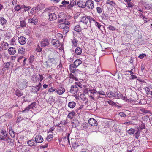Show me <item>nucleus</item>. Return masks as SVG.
<instances>
[{"instance_id":"1","label":"nucleus","mask_w":152,"mask_h":152,"mask_svg":"<svg viewBox=\"0 0 152 152\" xmlns=\"http://www.w3.org/2000/svg\"><path fill=\"white\" fill-rule=\"evenodd\" d=\"M55 126L56 127H58L60 128L59 130L60 131H63L64 132L66 130V121L64 120V121H61V122L60 124L58 123L56 124Z\"/></svg>"},{"instance_id":"2","label":"nucleus","mask_w":152,"mask_h":152,"mask_svg":"<svg viewBox=\"0 0 152 152\" xmlns=\"http://www.w3.org/2000/svg\"><path fill=\"white\" fill-rule=\"evenodd\" d=\"M120 93H118L117 92H113L111 91H109L107 94V96L110 98L115 97L117 99L120 98L121 95Z\"/></svg>"},{"instance_id":"3","label":"nucleus","mask_w":152,"mask_h":152,"mask_svg":"<svg viewBox=\"0 0 152 152\" xmlns=\"http://www.w3.org/2000/svg\"><path fill=\"white\" fill-rule=\"evenodd\" d=\"M86 6L88 10H92L94 7V4L92 0H87L86 2Z\"/></svg>"},{"instance_id":"4","label":"nucleus","mask_w":152,"mask_h":152,"mask_svg":"<svg viewBox=\"0 0 152 152\" xmlns=\"http://www.w3.org/2000/svg\"><path fill=\"white\" fill-rule=\"evenodd\" d=\"M90 18H93L90 16H83L80 17V20L81 22L86 25L88 20L90 21Z\"/></svg>"},{"instance_id":"5","label":"nucleus","mask_w":152,"mask_h":152,"mask_svg":"<svg viewBox=\"0 0 152 152\" xmlns=\"http://www.w3.org/2000/svg\"><path fill=\"white\" fill-rule=\"evenodd\" d=\"M8 135V133L6 131L4 130H1L0 133V140H5Z\"/></svg>"},{"instance_id":"6","label":"nucleus","mask_w":152,"mask_h":152,"mask_svg":"<svg viewBox=\"0 0 152 152\" xmlns=\"http://www.w3.org/2000/svg\"><path fill=\"white\" fill-rule=\"evenodd\" d=\"M90 22L91 23L94 24L99 29H100L102 25L96 21L95 19L93 18H90Z\"/></svg>"},{"instance_id":"7","label":"nucleus","mask_w":152,"mask_h":152,"mask_svg":"<svg viewBox=\"0 0 152 152\" xmlns=\"http://www.w3.org/2000/svg\"><path fill=\"white\" fill-rule=\"evenodd\" d=\"M38 19L36 16H34L32 18L28 19V22L31 23H33L35 25H36L38 23Z\"/></svg>"},{"instance_id":"8","label":"nucleus","mask_w":152,"mask_h":152,"mask_svg":"<svg viewBox=\"0 0 152 152\" xmlns=\"http://www.w3.org/2000/svg\"><path fill=\"white\" fill-rule=\"evenodd\" d=\"M79 90L78 87L76 85H74L71 87L70 91L73 94L77 93Z\"/></svg>"},{"instance_id":"9","label":"nucleus","mask_w":152,"mask_h":152,"mask_svg":"<svg viewBox=\"0 0 152 152\" xmlns=\"http://www.w3.org/2000/svg\"><path fill=\"white\" fill-rule=\"evenodd\" d=\"M51 44L56 48H58L60 46V42L56 39H53L51 42Z\"/></svg>"},{"instance_id":"10","label":"nucleus","mask_w":152,"mask_h":152,"mask_svg":"<svg viewBox=\"0 0 152 152\" xmlns=\"http://www.w3.org/2000/svg\"><path fill=\"white\" fill-rule=\"evenodd\" d=\"M89 124L92 126H96L98 125L97 121L93 118H90L88 121Z\"/></svg>"},{"instance_id":"11","label":"nucleus","mask_w":152,"mask_h":152,"mask_svg":"<svg viewBox=\"0 0 152 152\" xmlns=\"http://www.w3.org/2000/svg\"><path fill=\"white\" fill-rule=\"evenodd\" d=\"M18 41L20 44L23 45L26 43V40L24 37L20 36L18 37Z\"/></svg>"},{"instance_id":"12","label":"nucleus","mask_w":152,"mask_h":152,"mask_svg":"<svg viewBox=\"0 0 152 152\" xmlns=\"http://www.w3.org/2000/svg\"><path fill=\"white\" fill-rule=\"evenodd\" d=\"M36 106V102H32L31 104H29L28 107H26L24 110L22 111V113H23L25 111H28L29 110L33 109Z\"/></svg>"},{"instance_id":"13","label":"nucleus","mask_w":152,"mask_h":152,"mask_svg":"<svg viewBox=\"0 0 152 152\" xmlns=\"http://www.w3.org/2000/svg\"><path fill=\"white\" fill-rule=\"evenodd\" d=\"M66 135H65V136L61 138V140H60L59 144L62 147H65L66 145Z\"/></svg>"},{"instance_id":"14","label":"nucleus","mask_w":152,"mask_h":152,"mask_svg":"<svg viewBox=\"0 0 152 152\" xmlns=\"http://www.w3.org/2000/svg\"><path fill=\"white\" fill-rule=\"evenodd\" d=\"M36 143H40L43 141V139L42 136L40 135H37L35 138Z\"/></svg>"},{"instance_id":"15","label":"nucleus","mask_w":152,"mask_h":152,"mask_svg":"<svg viewBox=\"0 0 152 152\" xmlns=\"http://www.w3.org/2000/svg\"><path fill=\"white\" fill-rule=\"evenodd\" d=\"M66 18H65V19L61 18L60 19V21L61 22H64V23H60L58 26L59 28H64L66 27Z\"/></svg>"},{"instance_id":"16","label":"nucleus","mask_w":152,"mask_h":152,"mask_svg":"<svg viewBox=\"0 0 152 152\" xmlns=\"http://www.w3.org/2000/svg\"><path fill=\"white\" fill-rule=\"evenodd\" d=\"M27 143L28 145L31 147L35 146L37 144L35 140H34L33 139H31L27 141Z\"/></svg>"},{"instance_id":"17","label":"nucleus","mask_w":152,"mask_h":152,"mask_svg":"<svg viewBox=\"0 0 152 152\" xmlns=\"http://www.w3.org/2000/svg\"><path fill=\"white\" fill-rule=\"evenodd\" d=\"M96 93V90L93 89H90L89 91V94H88L89 96L91 97L92 99L94 100V94Z\"/></svg>"},{"instance_id":"18","label":"nucleus","mask_w":152,"mask_h":152,"mask_svg":"<svg viewBox=\"0 0 152 152\" xmlns=\"http://www.w3.org/2000/svg\"><path fill=\"white\" fill-rule=\"evenodd\" d=\"M57 18V16L54 13H50L49 15V19L50 20H54Z\"/></svg>"},{"instance_id":"19","label":"nucleus","mask_w":152,"mask_h":152,"mask_svg":"<svg viewBox=\"0 0 152 152\" xmlns=\"http://www.w3.org/2000/svg\"><path fill=\"white\" fill-rule=\"evenodd\" d=\"M77 5L80 7L84 8L86 7V2L79 0L77 2Z\"/></svg>"},{"instance_id":"20","label":"nucleus","mask_w":152,"mask_h":152,"mask_svg":"<svg viewBox=\"0 0 152 152\" xmlns=\"http://www.w3.org/2000/svg\"><path fill=\"white\" fill-rule=\"evenodd\" d=\"M76 0H70L69 5L67 6V9H72L73 7L76 5Z\"/></svg>"},{"instance_id":"21","label":"nucleus","mask_w":152,"mask_h":152,"mask_svg":"<svg viewBox=\"0 0 152 152\" xmlns=\"http://www.w3.org/2000/svg\"><path fill=\"white\" fill-rule=\"evenodd\" d=\"M8 51L9 53L11 55H13L16 53L15 49L13 47L10 48L8 50Z\"/></svg>"},{"instance_id":"22","label":"nucleus","mask_w":152,"mask_h":152,"mask_svg":"<svg viewBox=\"0 0 152 152\" xmlns=\"http://www.w3.org/2000/svg\"><path fill=\"white\" fill-rule=\"evenodd\" d=\"M49 41L47 39H44L41 42V46L45 47L49 44Z\"/></svg>"},{"instance_id":"23","label":"nucleus","mask_w":152,"mask_h":152,"mask_svg":"<svg viewBox=\"0 0 152 152\" xmlns=\"http://www.w3.org/2000/svg\"><path fill=\"white\" fill-rule=\"evenodd\" d=\"M7 22V20L4 18L2 17H0V24L3 26L5 25Z\"/></svg>"},{"instance_id":"24","label":"nucleus","mask_w":152,"mask_h":152,"mask_svg":"<svg viewBox=\"0 0 152 152\" xmlns=\"http://www.w3.org/2000/svg\"><path fill=\"white\" fill-rule=\"evenodd\" d=\"M65 91V89L62 87H60L59 88H58L56 90L57 93L59 95H61Z\"/></svg>"},{"instance_id":"25","label":"nucleus","mask_w":152,"mask_h":152,"mask_svg":"<svg viewBox=\"0 0 152 152\" xmlns=\"http://www.w3.org/2000/svg\"><path fill=\"white\" fill-rule=\"evenodd\" d=\"M18 52L19 54H23L24 53L25 50V49L22 47H19L18 48Z\"/></svg>"},{"instance_id":"26","label":"nucleus","mask_w":152,"mask_h":152,"mask_svg":"<svg viewBox=\"0 0 152 152\" xmlns=\"http://www.w3.org/2000/svg\"><path fill=\"white\" fill-rule=\"evenodd\" d=\"M140 104H144L147 103V101L145 99V97L143 96H141V99H139Z\"/></svg>"},{"instance_id":"27","label":"nucleus","mask_w":152,"mask_h":152,"mask_svg":"<svg viewBox=\"0 0 152 152\" xmlns=\"http://www.w3.org/2000/svg\"><path fill=\"white\" fill-rule=\"evenodd\" d=\"M40 5H38L37 7L35 8H32L30 11V13L31 14H33L34 13H35L37 12V10H41V9L40 7Z\"/></svg>"},{"instance_id":"28","label":"nucleus","mask_w":152,"mask_h":152,"mask_svg":"<svg viewBox=\"0 0 152 152\" xmlns=\"http://www.w3.org/2000/svg\"><path fill=\"white\" fill-rule=\"evenodd\" d=\"M82 61L79 59L76 60L74 63V65L75 67H77V66L82 63Z\"/></svg>"},{"instance_id":"29","label":"nucleus","mask_w":152,"mask_h":152,"mask_svg":"<svg viewBox=\"0 0 152 152\" xmlns=\"http://www.w3.org/2000/svg\"><path fill=\"white\" fill-rule=\"evenodd\" d=\"M11 63L10 62H7L4 64V69H9L11 66Z\"/></svg>"},{"instance_id":"30","label":"nucleus","mask_w":152,"mask_h":152,"mask_svg":"<svg viewBox=\"0 0 152 152\" xmlns=\"http://www.w3.org/2000/svg\"><path fill=\"white\" fill-rule=\"evenodd\" d=\"M76 68L77 67L74 66L73 64H70L69 68L70 72L72 73H74L76 71Z\"/></svg>"},{"instance_id":"31","label":"nucleus","mask_w":152,"mask_h":152,"mask_svg":"<svg viewBox=\"0 0 152 152\" xmlns=\"http://www.w3.org/2000/svg\"><path fill=\"white\" fill-rule=\"evenodd\" d=\"M139 102V99H137V100H136L135 99L131 98L130 101V102L134 104H140Z\"/></svg>"},{"instance_id":"32","label":"nucleus","mask_w":152,"mask_h":152,"mask_svg":"<svg viewBox=\"0 0 152 152\" xmlns=\"http://www.w3.org/2000/svg\"><path fill=\"white\" fill-rule=\"evenodd\" d=\"M40 89L39 87H37L36 86L33 87L32 88V92L37 94L39 91Z\"/></svg>"},{"instance_id":"33","label":"nucleus","mask_w":152,"mask_h":152,"mask_svg":"<svg viewBox=\"0 0 152 152\" xmlns=\"http://www.w3.org/2000/svg\"><path fill=\"white\" fill-rule=\"evenodd\" d=\"M74 29L75 31L77 32H80L81 31V28L80 27L79 25H76L74 27Z\"/></svg>"},{"instance_id":"34","label":"nucleus","mask_w":152,"mask_h":152,"mask_svg":"<svg viewBox=\"0 0 152 152\" xmlns=\"http://www.w3.org/2000/svg\"><path fill=\"white\" fill-rule=\"evenodd\" d=\"M72 46L73 47H76L77 45V40L74 37L73 39L72 40Z\"/></svg>"},{"instance_id":"35","label":"nucleus","mask_w":152,"mask_h":152,"mask_svg":"<svg viewBox=\"0 0 152 152\" xmlns=\"http://www.w3.org/2000/svg\"><path fill=\"white\" fill-rule=\"evenodd\" d=\"M68 105L70 108H73L75 107L76 103L74 102H70L69 103Z\"/></svg>"},{"instance_id":"36","label":"nucleus","mask_w":152,"mask_h":152,"mask_svg":"<svg viewBox=\"0 0 152 152\" xmlns=\"http://www.w3.org/2000/svg\"><path fill=\"white\" fill-rule=\"evenodd\" d=\"M9 45L7 42H4L3 44L2 45L1 48L2 50H6L8 47Z\"/></svg>"},{"instance_id":"37","label":"nucleus","mask_w":152,"mask_h":152,"mask_svg":"<svg viewBox=\"0 0 152 152\" xmlns=\"http://www.w3.org/2000/svg\"><path fill=\"white\" fill-rule=\"evenodd\" d=\"M82 49L79 47L77 48L75 50L76 53L78 55L81 54L82 52Z\"/></svg>"},{"instance_id":"38","label":"nucleus","mask_w":152,"mask_h":152,"mask_svg":"<svg viewBox=\"0 0 152 152\" xmlns=\"http://www.w3.org/2000/svg\"><path fill=\"white\" fill-rule=\"evenodd\" d=\"M79 98L82 100L83 101H86L87 100V99L85 96V95L84 94H81L79 96Z\"/></svg>"},{"instance_id":"39","label":"nucleus","mask_w":152,"mask_h":152,"mask_svg":"<svg viewBox=\"0 0 152 152\" xmlns=\"http://www.w3.org/2000/svg\"><path fill=\"white\" fill-rule=\"evenodd\" d=\"M125 1L127 2V5L126 7H132V5L131 3V0H125Z\"/></svg>"},{"instance_id":"40","label":"nucleus","mask_w":152,"mask_h":152,"mask_svg":"<svg viewBox=\"0 0 152 152\" xmlns=\"http://www.w3.org/2000/svg\"><path fill=\"white\" fill-rule=\"evenodd\" d=\"M88 125L87 123H84L82 125L81 129L82 130H85L88 127Z\"/></svg>"},{"instance_id":"41","label":"nucleus","mask_w":152,"mask_h":152,"mask_svg":"<svg viewBox=\"0 0 152 152\" xmlns=\"http://www.w3.org/2000/svg\"><path fill=\"white\" fill-rule=\"evenodd\" d=\"M96 10L98 13L100 14L102 13L103 11V9L100 7H97L96 8Z\"/></svg>"},{"instance_id":"42","label":"nucleus","mask_w":152,"mask_h":152,"mask_svg":"<svg viewBox=\"0 0 152 152\" xmlns=\"http://www.w3.org/2000/svg\"><path fill=\"white\" fill-rule=\"evenodd\" d=\"M26 25V23L25 20L20 21V26L22 27H25Z\"/></svg>"},{"instance_id":"43","label":"nucleus","mask_w":152,"mask_h":152,"mask_svg":"<svg viewBox=\"0 0 152 152\" xmlns=\"http://www.w3.org/2000/svg\"><path fill=\"white\" fill-rule=\"evenodd\" d=\"M135 130L134 129L132 128H130L127 131L128 133L130 135L133 134Z\"/></svg>"},{"instance_id":"44","label":"nucleus","mask_w":152,"mask_h":152,"mask_svg":"<svg viewBox=\"0 0 152 152\" xmlns=\"http://www.w3.org/2000/svg\"><path fill=\"white\" fill-rule=\"evenodd\" d=\"M53 138V135L52 134H50L47 137L46 139L48 141H50L52 140Z\"/></svg>"},{"instance_id":"45","label":"nucleus","mask_w":152,"mask_h":152,"mask_svg":"<svg viewBox=\"0 0 152 152\" xmlns=\"http://www.w3.org/2000/svg\"><path fill=\"white\" fill-rule=\"evenodd\" d=\"M75 113L74 112H72L69 113L67 117L71 119L73 118V117L75 115Z\"/></svg>"},{"instance_id":"46","label":"nucleus","mask_w":152,"mask_h":152,"mask_svg":"<svg viewBox=\"0 0 152 152\" xmlns=\"http://www.w3.org/2000/svg\"><path fill=\"white\" fill-rule=\"evenodd\" d=\"M15 93L16 95L18 97L21 96L23 95V94L21 93L20 91L19 90H16L15 92Z\"/></svg>"},{"instance_id":"47","label":"nucleus","mask_w":152,"mask_h":152,"mask_svg":"<svg viewBox=\"0 0 152 152\" xmlns=\"http://www.w3.org/2000/svg\"><path fill=\"white\" fill-rule=\"evenodd\" d=\"M107 28L109 30L112 31H114L116 29L115 27L110 25H108Z\"/></svg>"},{"instance_id":"48","label":"nucleus","mask_w":152,"mask_h":152,"mask_svg":"<svg viewBox=\"0 0 152 152\" xmlns=\"http://www.w3.org/2000/svg\"><path fill=\"white\" fill-rule=\"evenodd\" d=\"M145 7L147 10L152 9V4H147L145 5Z\"/></svg>"},{"instance_id":"49","label":"nucleus","mask_w":152,"mask_h":152,"mask_svg":"<svg viewBox=\"0 0 152 152\" xmlns=\"http://www.w3.org/2000/svg\"><path fill=\"white\" fill-rule=\"evenodd\" d=\"M55 60V59L53 58H50L48 59V60L47 61H46V63L47 64H50V63H52Z\"/></svg>"},{"instance_id":"50","label":"nucleus","mask_w":152,"mask_h":152,"mask_svg":"<svg viewBox=\"0 0 152 152\" xmlns=\"http://www.w3.org/2000/svg\"><path fill=\"white\" fill-rule=\"evenodd\" d=\"M75 84H76L77 86H78L80 88H84V86L83 85H82L80 83L75 82Z\"/></svg>"},{"instance_id":"51","label":"nucleus","mask_w":152,"mask_h":152,"mask_svg":"<svg viewBox=\"0 0 152 152\" xmlns=\"http://www.w3.org/2000/svg\"><path fill=\"white\" fill-rule=\"evenodd\" d=\"M140 110L143 113H150V111L148 110H147L144 109H140Z\"/></svg>"},{"instance_id":"52","label":"nucleus","mask_w":152,"mask_h":152,"mask_svg":"<svg viewBox=\"0 0 152 152\" xmlns=\"http://www.w3.org/2000/svg\"><path fill=\"white\" fill-rule=\"evenodd\" d=\"M9 133L12 137L14 138L15 136V134L13 131L12 130L9 131Z\"/></svg>"},{"instance_id":"53","label":"nucleus","mask_w":152,"mask_h":152,"mask_svg":"<svg viewBox=\"0 0 152 152\" xmlns=\"http://www.w3.org/2000/svg\"><path fill=\"white\" fill-rule=\"evenodd\" d=\"M14 9L15 11H19L20 10L21 7L20 5H17L15 7Z\"/></svg>"},{"instance_id":"54","label":"nucleus","mask_w":152,"mask_h":152,"mask_svg":"<svg viewBox=\"0 0 152 152\" xmlns=\"http://www.w3.org/2000/svg\"><path fill=\"white\" fill-rule=\"evenodd\" d=\"M107 4L111 5L113 7H114L116 5L115 3L113 1H111L109 2H107Z\"/></svg>"},{"instance_id":"55","label":"nucleus","mask_w":152,"mask_h":152,"mask_svg":"<svg viewBox=\"0 0 152 152\" xmlns=\"http://www.w3.org/2000/svg\"><path fill=\"white\" fill-rule=\"evenodd\" d=\"M11 139L7 135V137L6 138L5 140H4L7 142V143H10L11 142Z\"/></svg>"},{"instance_id":"56","label":"nucleus","mask_w":152,"mask_h":152,"mask_svg":"<svg viewBox=\"0 0 152 152\" xmlns=\"http://www.w3.org/2000/svg\"><path fill=\"white\" fill-rule=\"evenodd\" d=\"M25 11L28 10L31 8V7L29 6H26L25 5L23 6Z\"/></svg>"},{"instance_id":"57","label":"nucleus","mask_w":152,"mask_h":152,"mask_svg":"<svg viewBox=\"0 0 152 152\" xmlns=\"http://www.w3.org/2000/svg\"><path fill=\"white\" fill-rule=\"evenodd\" d=\"M56 36L57 38L59 39H62L63 37L62 34L59 33L57 34Z\"/></svg>"},{"instance_id":"58","label":"nucleus","mask_w":152,"mask_h":152,"mask_svg":"<svg viewBox=\"0 0 152 152\" xmlns=\"http://www.w3.org/2000/svg\"><path fill=\"white\" fill-rule=\"evenodd\" d=\"M144 90L147 94L149 93L150 91V89L147 87H145L144 88Z\"/></svg>"},{"instance_id":"59","label":"nucleus","mask_w":152,"mask_h":152,"mask_svg":"<svg viewBox=\"0 0 152 152\" xmlns=\"http://www.w3.org/2000/svg\"><path fill=\"white\" fill-rule=\"evenodd\" d=\"M119 115L121 117H125L126 116V115L123 112L120 113Z\"/></svg>"},{"instance_id":"60","label":"nucleus","mask_w":152,"mask_h":152,"mask_svg":"<svg viewBox=\"0 0 152 152\" xmlns=\"http://www.w3.org/2000/svg\"><path fill=\"white\" fill-rule=\"evenodd\" d=\"M103 19L104 20H107V17L106 14H102L101 16Z\"/></svg>"},{"instance_id":"61","label":"nucleus","mask_w":152,"mask_h":152,"mask_svg":"<svg viewBox=\"0 0 152 152\" xmlns=\"http://www.w3.org/2000/svg\"><path fill=\"white\" fill-rule=\"evenodd\" d=\"M69 77L70 78H72L75 80H77V79L74 76V75L72 74L71 73L69 75Z\"/></svg>"},{"instance_id":"62","label":"nucleus","mask_w":152,"mask_h":152,"mask_svg":"<svg viewBox=\"0 0 152 152\" xmlns=\"http://www.w3.org/2000/svg\"><path fill=\"white\" fill-rule=\"evenodd\" d=\"M146 55L145 54H140L138 56V58L140 59H142L144 57L146 56Z\"/></svg>"},{"instance_id":"63","label":"nucleus","mask_w":152,"mask_h":152,"mask_svg":"<svg viewBox=\"0 0 152 152\" xmlns=\"http://www.w3.org/2000/svg\"><path fill=\"white\" fill-rule=\"evenodd\" d=\"M108 103L110 105H114L115 104V103L111 100H109L108 102Z\"/></svg>"},{"instance_id":"64","label":"nucleus","mask_w":152,"mask_h":152,"mask_svg":"<svg viewBox=\"0 0 152 152\" xmlns=\"http://www.w3.org/2000/svg\"><path fill=\"white\" fill-rule=\"evenodd\" d=\"M55 127L54 126H53L51 128H50V129L48 131V133L49 132L52 133V132L55 129Z\"/></svg>"}]
</instances>
